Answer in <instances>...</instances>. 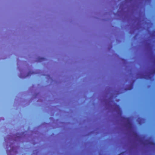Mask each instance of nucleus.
<instances>
[{
  "label": "nucleus",
  "mask_w": 155,
  "mask_h": 155,
  "mask_svg": "<svg viewBox=\"0 0 155 155\" xmlns=\"http://www.w3.org/2000/svg\"><path fill=\"white\" fill-rule=\"evenodd\" d=\"M122 60H124V59H122Z\"/></svg>",
  "instance_id": "obj_10"
},
{
  "label": "nucleus",
  "mask_w": 155,
  "mask_h": 155,
  "mask_svg": "<svg viewBox=\"0 0 155 155\" xmlns=\"http://www.w3.org/2000/svg\"><path fill=\"white\" fill-rule=\"evenodd\" d=\"M132 88V85H131L130 87L128 89V90H130Z\"/></svg>",
  "instance_id": "obj_4"
},
{
  "label": "nucleus",
  "mask_w": 155,
  "mask_h": 155,
  "mask_svg": "<svg viewBox=\"0 0 155 155\" xmlns=\"http://www.w3.org/2000/svg\"><path fill=\"white\" fill-rule=\"evenodd\" d=\"M117 106L118 107H119V105H117Z\"/></svg>",
  "instance_id": "obj_12"
},
{
  "label": "nucleus",
  "mask_w": 155,
  "mask_h": 155,
  "mask_svg": "<svg viewBox=\"0 0 155 155\" xmlns=\"http://www.w3.org/2000/svg\"><path fill=\"white\" fill-rule=\"evenodd\" d=\"M45 59L44 58H38V59L37 61L39 62H41L42 61H44Z\"/></svg>",
  "instance_id": "obj_2"
},
{
  "label": "nucleus",
  "mask_w": 155,
  "mask_h": 155,
  "mask_svg": "<svg viewBox=\"0 0 155 155\" xmlns=\"http://www.w3.org/2000/svg\"><path fill=\"white\" fill-rule=\"evenodd\" d=\"M7 153H8V151H7Z\"/></svg>",
  "instance_id": "obj_9"
},
{
  "label": "nucleus",
  "mask_w": 155,
  "mask_h": 155,
  "mask_svg": "<svg viewBox=\"0 0 155 155\" xmlns=\"http://www.w3.org/2000/svg\"><path fill=\"white\" fill-rule=\"evenodd\" d=\"M33 73H34V72H31H31H29L28 73V76L30 74H32Z\"/></svg>",
  "instance_id": "obj_5"
},
{
  "label": "nucleus",
  "mask_w": 155,
  "mask_h": 155,
  "mask_svg": "<svg viewBox=\"0 0 155 155\" xmlns=\"http://www.w3.org/2000/svg\"><path fill=\"white\" fill-rule=\"evenodd\" d=\"M139 123L140 124H141L142 123H141V122H139Z\"/></svg>",
  "instance_id": "obj_8"
},
{
  "label": "nucleus",
  "mask_w": 155,
  "mask_h": 155,
  "mask_svg": "<svg viewBox=\"0 0 155 155\" xmlns=\"http://www.w3.org/2000/svg\"><path fill=\"white\" fill-rule=\"evenodd\" d=\"M11 151V150H10V151Z\"/></svg>",
  "instance_id": "obj_11"
},
{
  "label": "nucleus",
  "mask_w": 155,
  "mask_h": 155,
  "mask_svg": "<svg viewBox=\"0 0 155 155\" xmlns=\"http://www.w3.org/2000/svg\"><path fill=\"white\" fill-rule=\"evenodd\" d=\"M138 119H140V120H142L143 119V118H139Z\"/></svg>",
  "instance_id": "obj_6"
},
{
  "label": "nucleus",
  "mask_w": 155,
  "mask_h": 155,
  "mask_svg": "<svg viewBox=\"0 0 155 155\" xmlns=\"http://www.w3.org/2000/svg\"><path fill=\"white\" fill-rule=\"evenodd\" d=\"M149 144L151 145H155V143L153 142H150L149 143Z\"/></svg>",
  "instance_id": "obj_3"
},
{
  "label": "nucleus",
  "mask_w": 155,
  "mask_h": 155,
  "mask_svg": "<svg viewBox=\"0 0 155 155\" xmlns=\"http://www.w3.org/2000/svg\"><path fill=\"white\" fill-rule=\"evenodd\" d=\"M135 136L137 137L138 136V135L136 133H135Z\"/></svg>",
  "instance_id": "obj_7"
},
{
  "label": "nucleus",
  "mask_w": 155,
  "mask_h": 155,
  "mask_svg": "<svg viewBox=\"0 0 155 155\" xmlns=\"http://www.w3.org/2000/svg\"><path fill=\"white\" fill-rule=\"evenodd\" d=\"M123 119L127 121V123L126 125L128 127L130 128H131L132 127V124L130 121V117H123Z\"/></svg>",
  "instance_id": "obj_1"
}]
</instances>
